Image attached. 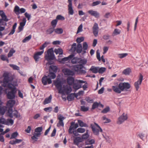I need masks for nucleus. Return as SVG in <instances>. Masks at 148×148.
<instances>
[{
  "instance_id": "e433bc0d",
  "label": "nucleus",
  "mask_w": 148,
  "mask_h": 148,
  "mask_svg": "<svg viewBox=\"0 0 148 148\" xmlns=\"http://www.w3.org/2000/svg\"><path fill=\"white\" fill-rule=\"evenodd\" d=\"M88 48V45L86 42H84L83 44V53H86V50Z\"/></svg>"
},
{
  "instance_id": "49530a36",
  "label": "nucleus",
  "mask_w": 148,
  "mask_h": 148,
  "mask_svg": "<svg viewBox=\"0 0 148 148\" xmlns=\"http://www.w3.org/2000/svg\"><path fill=\"white\" fill-rule=\"evenodd\" d=\"M106 69L105 67H101L100 68L99 67L98 73L100 74L103 73L106 70Z\"/></svg>"
},
{
  "instance_id": "f704fd0d",
  "label": "nucleus",
  "mask_w": 148,
  "mask_h": 148,
  "mask_svg": "<svg viewBox=\"0 0 148 148\" xmlns=\"http://www.w3.org/2000/svg\"><path fill=\"white\" fill-rule=\"evenodd\" d=\"M78 122L81 127H88V126L86 123H84L81 120H78Z\"/></svg>"
},
{
  "instance_id": "69168bd1",
  "label": "nucleus",
  "mask_w": 148,
  "mask_h": 148,
  "mask_svg": "<svg viewBox=\"0 0 148 148\" xmlns=\"http://www.w3.org/2000/svg\"><path fill=\"white\" fill-rule=\"evenodd\" d=\"M84 37L78 38L77 39V42L79 43H80L84 40Z\"/></svg>"
},
{
  "instance_id": "f03ea898",
  "label": "nucleus",
  "mask_w": 148,
  "mask_h": 148,
  "mask_svg": "<svg viewBox=\"0 0 148 148\" xmlns=\"http://www.w3.org/2000/svg\"><path fill=\"white\" fill-rule=\"evenodd\" d=\"M55 72L53 73L49 71L48 75H44L42 78V82L44 85H46L47 83L49 84L52 83L51 79H54L56 77V75Z\"/></svg>"
},
{
  "instance_id": "e2e57ef3",
  "label": "nucleus",
  "mask_w": 148,
  "mask_h": 148,
  "mask_svg": "<svg viewBox=\"0 0 148 148\" xmlns=\"http://www.w3.org/2000/svg\"><path fill=\"white\" fill-rule=\"evenodd\" d=\"M83 25L82 24H81L78 27L77 30V34H78L79 33L81 32L82 31Z\"/></svg>"
},
{
  "instance_id": "8fccbe9b",
  "label": "nucleus",
  "mask_w": 148,
  "mask_h": 148,
  "mask_svg": "<svg viewBox=\"0 0 148 148\" xmlns=\"http://www.w3.org/2000/svg\"><path fill=\"white\" fill-rule=\"evenodd\" d=\"M32 38L31 35H29L28 36L26 37L24 39L22 40V42L23 43H25L29 41Z\"/></svg>"
},
{
  "instance_id": "5fc2aeb1",
  "label": "nucleus",
  "mask_w": 148,
  "mask_h": 148,
  "mask_svg": "<svg viewBox=\"0 0 148 148\" xmlns=\"http://www.w3.org/2000/svg\"><path fill=\"white\" fill-rule=\"evenodd\" d=\"M76 43H74L71 46V50L73 52H75L77 50Z\"/></svg>"
},
{
  "instance_id": "9b49d317",
  "label": "nucleus",
  "mask_w": 148,
  "mask_h": 148,
  "mask_svg": "<svg viewBox=\"0 0 148 148\" xmlns=\"http://www.w3.org/2000/svg\"><path fill=\"white\" fill-rule=\"evenodd\" d=\"M72 89L70 86L68 85H64L62 88L60 93L64 94L65 93L67 95L69 94L72 91Z\"/></svg>"
},
{
  "instance_id": "cd10ccee",
  "label": "nucleus",
  "mask_w": 148,
  "mask_h": 148,
  "mask_svg": "<svg viewBox=\"0 0 148 148\" xmlns=\"http://www.w3.org/2000/svg\"><path fill=\"white\" fill-rule=\"evenodd\" d=\"M99 67H95L94 66H92L89 69L90 71L94 73H97L98 72Z\"/></svg>"
},
{
  "instance_id": "79ce46f5",
  "label": "nucleus",
  "mask_w": 148,
  "mask_h": 148,
  "mask_svg": "<svg viewBox=\"0 0 148 148\" xmlns=\"http://www.w3.org/2000/svg\"><path fill=\"white\" fill-rule=\"evenodd\" d=\"M42 127L41 126L36 128L35 130V132L37 133L41 134V132L42 131Z\"/></svg>"
},
{
  "instance_id": "dca6fc26",
  "label": "nucleus",
  "mask_w": 148,
  "mask_h": 148,
  "mask_svg": "<svg viewBox=\"0 0 148 148\" xmlns=\"http://www.w3.org/2000/svg\"><path fill=\"white\" fill-rule=\"evenodd\" d=\"M62 71L65 75L72 76L75 74L73 71L67 68L64 69Z\"/></svg>"
},
{
  "instance_id": "4468645a",
  "label": "nucleus",
  "mask_w": 148,
  "mask_h": 148,
  "mask_svg": "<svg viewBox=\"0 0 148 148\" xmlns=\"http://www.w3.org/2000/svg\"><path fill=\"white\" fill-rule=\"evenodd\" d=\"M93 33L95 37H97L98 35L99 32V27L98 24L95 23L92 27Z\"/></svg>"
},
{
  "instance_id": "2eb2a0df",
  "label": "nucleus",
  "mask_w": 148,
  "mask_h": 148,
  "mask_svg": "<svg viewBox=\"0 0 148 148\" xmlns=\"http://www.w3.org/2000/svg\"><path fill=\"white\" fill-rule=\"evenodd\" d=\"M54 84L56 88L58 90L59 93L60 92H61V90H62V85L63 83L62 82L58 80L54 82Z\"/></svg>"
},
{
  "instance_id": "37998d69",
  "label": "nucleus",
  "mask_w": 148,
  "mask_h": 148,
  "mask_svg": "<svg viewBox=\"0 0 148 148\" xmlns=\"http://www.w3.org/2000/svg\"><path fill=\"white\" fill-rule=\"evenodd\" d=\"M5 119L3 117L0 118V127H3V126L1 124H5Z\"/></svg>"
},
{
  "instance_id": "1a4fd4ad",
  "label": "nucleus",
  "mask_w": 148,
  "mask_h": 148,
  "mask_svg": "<svg viewBox=\"0 0 148 148\" xmlns=\"http://www.w3.org/2000/svg\"><path fill=\"white\" fill-rule=\"evenodd\" d=\"M83 82H84L83 80L80 79H76L73 85V88L75 90H77L82 88V85Z\"/></svg>"
},
{
  "instance_id": "39448f33",
  "label": "nucleus",
  "mask_w": 148,
  "mask_h": 148,
  "mask_svg": "<svg viewBox=\"0 0 148 148\" xmlns=\"http://www.w3.org/2000/svg\"><path fill=\"white\" fill-rule=\"evenodd\" d=\"M3 76L4 77L3 86L6 87L7 84L9 82H11L13 79L11 74L8 72H5L4 73Z\"/></svg>"
},
{
  "instance_id": "4d7b16f0",
  "label": "nucleus",
  "mask_w": 148,
  "mask_h": 148,
  "mask_svg": "<svg viewBox=\"0 0 148 148\" xmlns=\"http://www.w3.org/2000/svg\"><path fill=\"white\" fill-rule=\"evenodd\" d=\"M99 106V104L97 102H95L92 105V109L94 110L97 108Z\"/></svg>"
},
{
  "instance_id": "ea45409f",
  "label": "nucleus",
  "mask_w": 148,
  "mask_h": 148,
  "mask_svg": "<svg viewBox=\"0 0 148 148\" xmlns=\"http://www.w3.org/2000/svg\"><path fill=\"white\" fill-rule=\"evenodd\" d=\"M89 107L86 106H80V110L83 112H86L88 111L89 109Z\"/></svg>"
},
{
  "instance_id": "5701e85b",
  "label": "nucleus",
  "mask_w": 148,
  "mask_h": 148,
  "mask_svg": "<svg viewBox=\"0 0 148 148\" xmlns=\"http://www.w3.org/2000/svg\"><path fill=\"white\" fill-rule=\"evenodd\" d=\"M75 80L74 78L71 77H69L67 79V83L70 86L73 85Z\"/></svg>"
},
{
  "instance_id": "de8ad7c7",
  "label": "nucleus",
  "mask_w": 148,
  "mask_h": 148,
  "mask_svg": "<svg viewBox=\"0 0 148 148\" xmlns=\"http://www.w3.org/2000/svg\"><path fill=\"white\" fill-rule=\"evenodd\" d=\"M54 29L53 27H51L47 29L46 32L47 34H51L54 31Z\"/></svg>"
},
{
  "instance_id": "423d86ee",
  "label": "nucleus",
  "mask_w": 148,
  "mask_h": 148,
  "mask_svg": "<svg viewBox=\"0 0 148 148\" xmlns=\"http://www.w3.org/2000/svg\"><path fill=\"white\" fill-rule=\"evenodd\" d=\"M84 68L85 69L84 66L82 64H77L73 66V68L75 71L79 72L81 74H85L86 72L85 70L83 69Z\"/></svg>"
},
{
  "instance_id": "b1692460",
  "label": "nucleus",
  "mask_w": 148,
  "mask_h": 148,
  "mask_svg": "<svg viewBox=\"0 0 148 148\" xmlns=\"http://www.w3.org/2000/svg\"><path fill=\"white\" fill-rule=\"evenodd\" d=\"M15 103V100H9L7 103V106L9 109H12V107Z\"/></svg>"
},
{
  "instance_id": "4c0bfd02",
  "label": "nucleus",
  "mask_w": 148,
  "mask_h": 148,
  "mask_svg": "<svg viewBox=\"0 0 148 148\" xmlns=\"http://www.w3.org/2000/svg\"><path fill=\"white\" fill-rule=\"evenodd\" d=\"M14 121L12 119H8L6 121L5 120V125H13Z\"/></svg>"
},
{
  "instance_id": "0e129e2a",
  "label": "nucleus",
  "mask_w": 148,
  "mask_h": 148,
  "mask_svg": "<svg viewBox=\"0 0 148 148\" xmlns=\"http://www.w3.org/2000/svg\"><path fill=\"white\" fill-rule=\"evenodd\" d=\"M2 19L5 22H7L9 21V19L7 18V17L5 14H4L3 15H2L1 16Z\"/></svg>"
},
{
  "instance_id": "338daca9",
  "label": "nucleus",
  "mask_w": 148,
  "mask_h": 148,
  "mask_svg": "<svg viewBox=\"0 0 148 148\" xmlns=\"http://www.w3.org/2000/svg\"><path fill=\"white\" fill-rule=\"evenodd\" d=\"M85 99L88 103H92L93 102V100L92 99H91L89 97L86 98Z\"/></svg>"
},
{
  "instance_id": "a878e982",
  "label": "nucleus",
  "mask_w": 148,
  "mask_h": 148,
  "mask_svg": "<svg viewBox=\"0 0 148 148\" xmlns=\"http://www.w3.org/2000/svg\"><path fill=\"white\" fill-rule=\"evenodd\" d=\"M23 141L22 139L15 138V140H11L9 142V143L12 145L19 143Z\"/></svg>"
},
{
  "instance_id": "3c124183",
  "label": "nucleus",
  "mask_w": 148,
  "mask_h": 148,
  "mask_svg": "<svg viewBox=\"0 0 148 148\" xmlns=\"http://www.w3.org/2000/svg\"><path fill=\"white\" fill-rule=\"evenodd\" d=\"M87 62V60L86 59H82L81 58L79 64H82V65H84L86 64Z\"/></svg>"
},
{
  "instance_id": "20e7f679",
  "label": "nucleus",
  "mask_w": 148,
  "mask_h": 148,
  "mask_svg": "<svg viewBox=\"0 0 148 148\" xmlns=\"http://www.w3.org/2000/svg\"><path fill=\"white\" fill-rule=\"evenodd\" d=\"M90 127L94 135L98 136L99 132H102L103 130L100 127L97 123L94 122V124H91Z\"/></svg>"
},
{
  "instance_id": "393cba45",
  "label": "nucleus",
  "mask_w": 148,
  "mask_h": 148,
  "mask_svg": "<svg viewBox=\"0 0 148 148\" xmlns=\"http://www.w3.org/2000/svg\"><path fill=\"white\" fill-rule=\"evenodd\" d=\"M41 134L37 133H35L33 136L31 137L32 140H33V143L37 141L38 139V137H39Z\"/></svg>"
},
{
  "instance_id": "c9c22d12",
  "label": "nucleus",
  "mask_w": 148,
  "mask_h": 148,
  "mask_svg": "<svg viewBox=\"0 0 148 148\" xmlns=\"http://www.w3.org/2000/svg\"><path fill=\"white\" fill-rule=\"evenodd\" d=\"M17 25V23H14L12 27V29L8 34L9 35H13L14 33L15 29Z\"/></svg>"
},
{
  "instance_id": "aec40b11",
  "label": "nucleus",
  "mask_w": 148,
  "mask_h": 148,
  "mask_svg": "<svg viewBox=\"0 0 148 148\" xmlns=\"http://www.w3.org/2000/svg\"><path fill=\"white\" fill-rule=\"evenodd\" d=\"M44 51L42 50L41 51L37 52L34 54V58L36 63L38 62L39 59L40 58L39 56L41 55L44 53Z\"/></svg>"
},
{
  "instance_id": "473e14b6",
  "label": "nucleus",
  "mask_w": 148,
  "mask_h": 148,
  "mask_svg": "<svg viewBox=\"0 0 148 148\" xmlns=\"http://www.w3.org/2000/svg\"><path fill=\"white\" fill-rule=\"evenodd\" d=\"M75 93H71L69 94H68V95L67 97V99L69 101H71L74 100L75 98L74 95Z\"/></svg>"
},
{
  "instance_id": "7c9ffc66",
  "label": "nucleus",
  "mask_w": 148,
  "mask_h": 148,
  "mask_svg": "<svg viewBox=\"0 0 148 148\" xmlns=\"http://www.w3.org/2000/svg\"><path fill=\"white\" fill-rule=\"evenodd\" d=\"M52 97L51 95H50L48 98H46L43 102L44 104H46L51 102Z\"/></svg>"
},
{
  "instance_id": "bf43d9fd",
  "label": "nucleus",
  "mask_w": 148,
  "mask_h": 148,
  "mask_svg": "<svg viewBox=\"0 0 148 148\" xmlns=\"http://www.w3.org/2000/svg\"><path fill=\"white\" fill-rule=\"evenodd\" d=\"M56 19L57 20H58L63 21L65 20V18L63 16H62L61 15H59L57 16L56 17Z\"/></svg>"
},
{
  "instance_id": "0eeeda50",
  "label": "nucleus",
  "mask_w": 148,
  "mask_h": 148,
  "mask_svg": "<svg viewBox=\"0 0 148 148\" xmlns=\"http://www.w3.org/2000/svg\"><path fill=\"white\" fill-rule=\"evenodd\" d=\"M8 115L11 118H12L13 116L16 118H19L20 117V113L17 110H13L11 108L8 109Z\"/></svg>"
},
{
  "instance_id": "680f3d73",
  "label": "nucleus",
  "mask_w": 148,
  "mask_h": 148,
  "mask_svg": "<svg viewBox=\"0 0 148 148\" xmlns=\"http://www.w3.org/2000/svg\"><path fill=\"white\" fill-rule=\"evenodd\" d=\"M128 54L127 53H121L118 54L119 57L120 58H123L125 57Z\"/></svg>"
},
{
  "instance_id": "774afa93",
  "label": "nucleus",
  "mask_w": 148,
  "mask_h": 148,
  "mask_svg": "<svg viewBox=\"0 0 148 148\" xmlns=\"http://www.w3.org/2000/svg\"><path fill=\"white\" fill-rule=\"evenodd\" d=\"M84 82H83V84L85 83V84L83 86H82V87L83 88L84 90H86L88 88V83L86 81H84Z\"/></svg>"
},
{
  "instance_id": "c85d7f7f",
  "label": "nucleus",
  "mask_w": 148,
  "mask_h": 148,
  "mask_svg": "<svg viewBox=\"0 0 148 148\" xmlns=\"http://www.w3.org/2000/svg\"><path fill=\"white\" fill-rule=\"evenodd\" d=\"M131 69L130 68L128 67L124 69L123 72V73L125 75H129L131 72Z\"/></svg>"
},
{
  "instance_id": "ddd939ff",
  "label": "nucleus",
  "mask_w": 148,
  "mask_h": 148,
  "mask_svg": "<svg viewBox=\"0 0 148 148\" xmlns=\"http://www.w3.org/2000/svg\"><path fill=\"white\" fill-rule=\"evenodd\" d=\"M143 76L142 74H140L138 80L135 82L134 86L136 91H138L139 88V85L141 84L143 80Z\"/></svg>"
},
{
  "instance_id": "7ed1b4c3",
  "label": "nucleus",
  "mask_w": 148,
  "mask_h": 148,
  "mask_svg": "<svg viewBox=\"0 0 148 148\" xmlns=\"http://www.w3.org/2000/svg\"><path fill=\"white\" fill-rule=\"evenodd\" d=\"M8 87L9 89L11 90L8 92L7 94V97L8 99H15V95L16 92V88L13 84L11 83H9L8 85Z\"/></svg>"
},
{
  "instance_id": "58836bf2",
  "label": "nucleus",
  "mask_w": 148,
  "mask_h": 148,
  "mask_svg": "<svg viewBox=\"0 0 148 148\" xmlns=\"http://www.w3.org/2000/svg\"><path fill=\"white\" fill-rule=\"evenodd\" d=\"M54 32L57 34H62L63 32V29L61 28H57L54 29Z\"/></svg>"
},
{
  "instance_id": "4be33fe9",
  "label": "nucleus",
  "mask_w": 148,
  "mask_h": 148,
  "mask_svg": "<svg viewBox=\"0 0 148 148\" xmlns=\"http://www.w3.org/2000/svg\"><path fill=\"white\" fill-rule=\"evenodd\" d=\"M88 13L91 15L95 16L96 18H98L99 16V14L96 11L91 10L88 11Z\"/></svg>"
},
{
  "instance_id": "412c9836",
  "label": "nucleus",
  "mask_w": 148,
  "mask_h": 148,
  "mask_svg": "<svg viewBox=\"0 0 148 148\" xmlns=\"http://www.w3.org/2000/svg\"><path fill=\"white\" fill-rule=\"evenodd\" d=\"M58 119L59 120V121L58 123L57 124V126L58 127L60 126L63 127L64 123L63 120L64 119V118L63 116L60 115L58 117Z\"/></svg>"
},
{
  "instance_id": "864d4df0",
  "label": "nucleus",
  "mask_w": 148,
  "mask_h": 148,
  "mask_svg": "<svg viewBox=\"0 0 148 148\" xmlns=\"http://www.w3.org/2000/svg\"><path fill=\"white\" fill-rule=\"evenodd\" d=\"M9 66L14 70H19V67L16 65L10 64Z\"/></svg>"
},
{
  "instance_id": "09e8293b",
  "label": "nucleus",
  "mask_w": 148,
  "mask_h": 148,
  "mask_svg": "<svg viewBox=\"0 0 148 148\" xmlns=\"http://www.w3.org/2000/svg\"><path fill=\"white\" fill-rule=\"evenodd\" d=\"M121 30L117 29H114L113 32V36L119 34L121 33Z\"/></svg>"
},
{
  "instance_id": "6ab92c4d",
  "label": "nucleus",
  "mask_w": 148,
  "mask_h": 148,
  "mask_svg": "<svg viewBox=\"0 0 148 148\" xmlns=\"http://www.w3.org/2000/svg\"><path fill=\"white\" fill-rule=\"evenodd\" d=\"M72 0H68L69 14L71 15H73L74 14V11L72 7Z\"/></svg>"
},
{
  "instance_id": "6e6d98bb",
  "label": "nucleus",
  "mask_w": 148,
  "mask_h": 148,
  "mask_svg": "<svg viewBox=\"0 0 148 148\" xmlns=\"http://www.w3.org/2000/svg\"><path fill=\"white\" fill-rule=\"evenodd\" d=\"M102 119L103 120H105L104 122V123H108L111 122V120L107 118L105 116H104L102 117Z\"/></svg>"
},
{
  "instance_id": "13d9d810",
  "label": "nucleus",
  "mask_w": 148,
  "mask_h": 148,
  "mask_svg": "<svg viewBox=\"0 0 148 148\" xmlns=\"http://www.w3.org/2000/svg\"><path fill=\"white\" fill-rule=\"evenodd\" d=\"M77 132L79 133H83L85 131V129L83 128H79L77 130Z\"/></svg>"
},
{
  "instance_id": "6e6552de",
  "label": "nucleus",
  "mask_w": 148,
  "mask_h": 148,
  "mask_svg": "<svg viewBox=\"0 0 148 148\" xmlns=\"http://www.w3.org/2000/svg\"><path fill=\"white\" fill-rule=\"evenodd\" d=\"M45 59L48 61L53 60L55 58L54 54L53 48H51L48 49L47 51V54L45 56Z\"/></svg>"
},
{
  "instance_id": "603ef678",
  "label": "nucleus",
  "mask_w": 148,
  "mask_h": 148,
  "mask_svg": "<svg viewBox=\"0 0 148 148\" xmlns=\"http://www.w3.org/2000/svg\"><path fill=\"white\" fill-rule=\"evenodd\" d=\"M15 52V51L13 49H11L8 54V58L11 57L12 56L13 53Z\"/></svg>"
},
{
  "instance_id": "a211bd4d",
  "label": "nucleus",
  "mask_w": 148,
  "mask_h": 148,
  "mask_svg": "<svg viewBox=\"0 0 148 148\" xmlns=\"http://www.w3.org/2000/svg\"><path fill=\"white\" fill-rule=\"evenodd\" d=\"M78 127V124L77 123H75L74 122H72L71 123V125L69 127V133L71 134L72 133V131L73 130H75Z\"/></svg>"
},
{
  "instance_id": "72a5a7b5",
  "label": "nucleus",
  "mask_w": 148,
  "mask_h": 148,
  "mask_svg": "<svg viewBox=\"0 0 148 148\" xmlns=\"http://www.w3.org/2000/svg\"><path fill=\"white\" fill-rule=\"evenodd\" d=\"M82 48L81 44L80 43H78L77 45L76 51L77 53H80L82 51Z\"/></svg>"
},
{
  "instance_id": "9d476101",
  "label": "nucleus",
  "mask_w": 148,
  "mask_h": 148,
  "mask_svg": "<svg viewBox=\"0 0 148 148\" xmlns=\"http://www.w3.org/2000/svg\"><path fill=\"white\" fill-rule=\"evenodd\" d=\"M128 119V116L127 114L123 113L118 119L116 123L119 125H120L127 120Z\"/></svg>"
},
{
  "instance_id": "a18cd8bd",
  "label": "nucleus",
  "mask_w": 148,
  "mask_h": 148,
  "mask_svg": "<svg viewBox=\"0 0 148 148\" xmlns=\"http://www.w3.org/2000/svg\"><path fill=\"white\" fill-rule=\"evenodd\" d=\"M58 22V20L56 19L53 20L51 22V24L53 27L54 28L56 27Z\"/></svg>"
},
{
  "instance_id": "c756f323",
  "label": "nucleus",
  "mask_w": 148,
  "mask_h": 148,
  "mask_svg": "<svg viewBox=\"0 0 148 148\" xmlns=\"http://www.w3.org/2000/svg\"><path fill=\"white\" fill-rule=\"evenodd\" d=\"M57 70V66L54 65H51L50 66L49 68V71L56 73Z\"/></svg>"
},
{
  "instance_id": "2f4dec72",
  "label": "nucleus",
  "mask_w": 148,
  "mask_h": 148,
  "mask_svg": "<svg viewBox=\"0 0 148 148\" xmlns=\"http://www.w3.org/2000/svg\"><path fill=\"white\" fill-rule=\"evenodd\" d=\"M54 52L56 54H59L60 55H62L63 53V50L61 48L55 49Z\"/></svg>"
},
{
  "instance_id": "c03bdc74",
  "label": "nucleus",
  "mask_w": 148,
  "mask_h": 148,
  "mask_svg": "<svg viewBox=\"0 0 148 148\" xmlns=\"http://www.w3.org/2000/svg\"><path fill=\"white\" fill-rule=\"evenodd\" d=\"M20 8L19 6L17 5L15 6L14 9V12H15L16 14L18 15L20 13Z\"/></svg>"
},
{
  "instance_id": "f257e3e1",
  "label": "nucleus",
  "mask_w": 148,
  "mask_h": 148,
  "mask_svg": "<svg viewBox=\"0 0 148 148\" xmlns=\"http://www.w3.org/2000/svg\"><path fill=\"white\" fill-rule=\"evenodd\" d=\"M130 87V85L128 82H121L118 86H113L112 89L115 92L120 94L122 91H128Z\"/></svg>"
},
{
  "instance_id": "f8f14e48",
  "label": "nucleus",
  "mask_w": 148,
  "mask_h": 148,
  "mask_svg": "<svg viewBox=\"0 0 148 148\" xmlns=\"http://www.w3.org/2000/svg\"><path fill=\"white\" fill-rule=\"evenodd\" d=\"M74 55L71 54L68 57H64L62 59H61L59 58L60 57L62 56H58V61L60 63L64 64L66 62H67L71 59H72L74 57Z\"/></svg>"
},
{
  "instance_id": "f3484780",
  "label": "nucleus",
  "mask_w": 148,
  "mask_h": 148,
  "mask_svg": "<svg viewBox=\"0 0 148 148\" xmlns=\"http://www.w3.org/2000/svg\"><path fill=\"white\" fill-rule=\"evenodd\" d=\"M26 22V18H23V19L22 21L20 23V26L18 27V33L20 32L23 30L24 27L25 25Z\"/></svg>"
},
{
  "instance_id": "052dcab7",
  "label": "nucleus",
  "mask_w": 148,
  "mask_h": 148,
  "mask_svg": "<svg viewBox=\"0 0 148 148\" xmlns=\"http://www.w3.org/2000/svg\"><path fill=\"white\" fill-rule=\"evenodd\" d=\"M110 108L108 106L103 109L102 111L101 112L103 113H106L110 111Z\"/></svg>"
},
{
  "instance_id": "bb28decb",
  "label": "nucleus",
  "mask_w": 148,
  "mask_h": 148,
  "mask_svg": "<svg viewBox=\"0 0 148 148\" xmlns=\"http://www.w3.org/2000/svg\"><path fill=\"white\" fill-rule=\"evenodd\" d=\"M82 141V139L79 137H76L73 140L74 143L75 145H78L79 143Z\"/></svg>"
},
{
  "instance_id": "a19ab883",
  "label": "nucleus",
  "mask_w": 148,
  "mask_h": 148,
  "mask_svg": "<svg viewBox=\"0 0 148 148\" xmlns=\"http://www.w3.org/2000/svg\"><path fill=\"white\" fill-rule=\"evenodd\" d=\"M18 135V133L16 131L13 133L10 138V139H15Z\"/></svg>"
}]
</instances>
